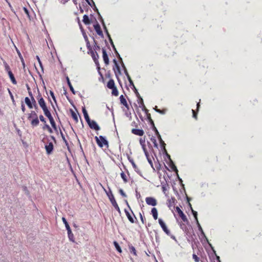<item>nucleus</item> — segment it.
I'll use <instances>...</instances> for the list:
<instances>
[{
  "mask_svg": "<svg viewBox=\"0 0 262 262\" xmlns=\"http://www.w3.org/2000/svg\"><path fill=\"white\" fill-rule=\"evenodd\" d=\"M167 156L169 157V158H170V156L167 155ZM171 162L172 163V166H171V168L174 170V171H178V170L177 169V167L176 166L173 164L172 161H171V160L170 159H169Z\"/></svg>",
  "mask_w": 262,
  "mask_h": 262,
  "instance_id": "38",
  "label": "nucleus"
},
{
  "mask_svg": "<svg viewBox=\"0 0 262 262\" xmlns=\"http://www.w3.org/2000/svg\"><path fill=\"white\" fill-rule=\"evenodd\" d=\"M26 87L28 91H31V89L28 84H26Z\"/></svg>",
  "mask_w": 262,
  "mask_h": 262,
  "instance_id": "64",
  "label": "nucleus"
},
{
  "mask_svg": "<svg viewBox=\"0 0 262 262\" xmlns=\"http://www.w3.org/2000/svg\"><path fill=\"white\" fill-rule=\"evenodd\" d=\"M50 123L52 125V126L53 127V128H54V129L56 131H57V127H56V123L54 121V119H51L50 121Z\"/></svg>",
  "mask_w": 262,
  "mask_h": 262,
  "instance_id": "31",
  "label": "nucleus"
},
{
  "mask_svg": "<svg viewBox=\"0 0 262 262\" xmlns=\"http://www.w3.org/2000/svg\"><path fill=\"white\" fill-rule=\"evenodd\" d=\"M156 111L161 114H164V112L163 111H161L160 110H159L158 108H155Z\"/></svg>",
  "mask_w": 262,
  "mask_h": 262,
  "instance_id": "59",
  "label": "nucleus"
},
{
  "mask_svg": "<svg viewBox=\"0 0 262 262\" xmlns=\"http://www.w3.org/2000/svg\"><path fill=\"white\" fill-rule=\"evenodd\" d=\"M36 59H37V61H38V62L39 63V64L40 68L42 69V70H43L42 64L41 60H40L39 57H38V56H36Z\"/></svg>",
  "mask_w": 262,
  "mask_h": 262,
  "instance_id": "46",
  "label": "nucleus"
},
{
  "mask_svg": "<svg viewBox=\"0 0 262 262\" xmlns=\"http://www.w3.org/2000/svg\"><path fill=\"white\" fill-rule=\"evenodd\" d=\"M191 211H192V214H193V216H194V217L195 218V221H198V217H197V215H198L197 212L194 211V210H193L192 208H191Z\"/></svg>",
  "mask_w": 262,
  "mask_h": 262,
  "instance_id": "37",
  "label": "nucleus"
},
{
  "mask_svg": "<svg viewBox=\"0 0 262 262\" xmlns=\"http://www.w3.org/2000/svg\"><path fill=\"white\" fill-rule=\"evenodd\" d=\"M31 101L32 102V103L33 104V107H34V108L36 110L38 108V107L36 105V101L34 99V98L33 97H32V98H31Z\"/></svg>",
  "mask_w": 262,
  "mask_h": 262,
  "instance_id": "34",
  "label": "nucleus"
},
{
  "mask_svg": "<svg viewBox=\"0 0 262 262\" xmlns=\"http://www.w3.org/2000/svg\"><path fill=\"white\" fill-rule=\"evenodd\" d=\"M21 110L23 112H25V105L23 104V103H22L21 104Z\"/></svg>",
  "mask_w": 262,
  "mask_h": 262,
  "instance_id": "56",
  "label": "nucleus"
},
{
  "mask_svg": "<svg viewBox=\"0 0 262 262\" xmlns=\"http://www.w3.org/2000/svg\"><path fill=\"white\" fill-rule=\"evenodd\" d=\"M140 99V102H141V104L143 106V107H145L144 106V103H143V100L142 99V98L141 97H139Z\"/></svg>",
  "mask_w": 262,
  "mask_h": 262,
  "instance_id": "57",
  "label": "nucleus"
},
{
  "mask_svg": "<svg viewBox=\"0 0 262 262\" xmlns=\"http://www.w3.org/2000/svg\"><path fill=\"white\" fill-rule=\"evenodd\" d=\"M120 100L121 103L123 104L127 110H129V106L127 103L125 98L124 97L123 95H121L120 96Z\"/></svg>",
  "mask_w": 262,
  "mask_h": 262,
  "instance_id": "14",
  "label": "nucleus"
},
{
  "mask_svg": "<svg viewBox=\"0 0 262 262\" xmlns=\"http://www.w3.org/2000/svg\"><path fill=\"white\" fill-rule=\"evenodd\" d=\"M192 112L193 113V117L195 119H196V114L195 113V112H194V111L193 110H192Z\"/></svg>",
  "mask_w": 262,
  "mask_h": 262,
  "instance_id": "58",
  "label": "nucleus"
},
{
  "mask_svg": "<svg viewBox=\"0 0 262 262\" xmlns=\"http://www.w3.org/2000/svg\"><path fill=\"white\" fill-rule=\"evenodd\" d=\"M43 129H48V130L50 133H53V130L52 129V128L50 127V126L47 124H45L44 125V126H43L42 127Z\"/></svg>",
  "mask_w": 262,
  "mask_h": 262,
  "instance_id": "30",
  "label": "nucleus"
},
{
  "mask_svg": "<svg viewBox=\"0 0 262 262\" xmlns=\"http://www.w3.org/2000/svg\"><path fill=\"white\" fill-rule=\"evenodd\" d=\"M132 133L135 135H138L140 136H142L144 135V131L142 129H133L132 130Z\"/></svg>",
  "mask_w": 262,
  "mask_h": 262,
  "instance_id": "13",
  "label": "nucleus"
},
{
  "mask_svg": "<svg viewBox=\"0 0 262 262\" xmlns=\"http://www.w3.org/2000/svg\"><path fill=\"white\" fill-rule=\"evenodd\" d=\"M158 138L161 143V144L163 145V146H165V143L164 142V141L162 140V138H161V137L160 136V135H159V136H158Z\"/></svg>",
  "mask_w": 262,
  "mask_h": 262,
  "instance_id": "47",
  "label": "nucleus"
},
{
  "mask_svg": "<svg viewBox=\"0 0 262 262\" xmlns=\"http://www.w3.org/2000/svg\"><path fill=\"white\" fill-rule=\"evenodd\" d=\"M95 139L97 144L100 147H102L104 145L107 146H108L107 141L102 136H100L99 137L96 136Z\"/></svg>",
  "mask_w": 262,
  "mask_h": 262,
  "instance_id": "4",
  "label": "nucleus"
},
{
  "mask_svg": "<svg viewBox=\"0 0 262 262\" xmlns=\"http://www.w3.org/2000/svg\"><path fill=\"white\" fill-rule=\"evenodd\" d=\"M127 78V79H128V80L129 81L130 85L132 86L133 89H135V85L134 84L133 81H132L130 76H128V77Z\"/></svg>",
  "mask_w": 262,
  "mask_h": 262,
  "instance_id": "36",
  "label": "nucleus"
},
{
  "mask_svg": "<svg viewBox=\"0 0 262 262\" xmlns=\"http://www.w3.org/2000/svg\"><path fill=\"white\" fill-rule=\"evenodd\" d=\"M119 193L123 197H126L127 195L122 189H119Z\"/></svg>",
  "mask_w": 262,
  "mask_h": 262,
  "instance_id": "45",
  "label": "nucleus"
},
{
  "mask_svg": "<svg viewBox=\"0 0 262 262\" xmlns=\"http://www.w3.org/2000/svg\"><path fill=\"white\" fill-rule=\"evenodd\" d=\"M28 119L31 120V124L32 126H36L39 123L37 115L34 111H32L31 113L28 114Z\"/></svg>",
  "mask_w": 262,
  "mask_h": 262,
  "instance_id": "1",
  "label": "nucleus"
},
{
  "mask_svg": "<svg viewBox=\"0 0 262 262\" xmlns=\"http://www.w3.org/2000/svg\"><path fill=\"white\" fill-rule=\"evenodd\" d=\"M39 118L40 120L42 122L44 123L45 124H46V121L45 120V118H44V117L42 115H40L39 116Z\"/></svg>",
  "mask_w": 262,
  "mask_h": 262,
  "instance_id": "42",
  "label": "nucleus"
},
{
  "mask_svg": "<svg viewBox=\"0 0 262 262\" xmlns=\"http://www.w3.org/2000/svg\"><path fill=\"white\" fill-rule=\"evenodd\" d=\"M4 65H5V70H6V71H7L8 72V73L9 71H11L10 67L8 66V64L6 62H4Z\"/></svg>",
  "mask_w": 262,
  "mask_h": 262,
  "instance_id": "44",
  "label": "nucleus"
},
{
  "mask_svg": "<svg viewBox=\"0 0 262 262\" xmlns=\"http://www.w3.org/2000/svg\"><path fill=\"white\" fill-rule=\"evenodd\" d=\"M107 86L110 89L115 87L114 81L113 79H110L107 82Z\"/></svg>",
  "mask_w": 262,
  "mask_h": 262,
  "instance_id": "23",
  "label": "nucleus"
},
{
  "mask_svg": "<svg viewBox=\"0 0 262 262\" xmlns=\"http://www.w3.org/2000/svg\"><path fill=\"white\" fill-rule=\"evenodd\" d=\"M122 67H123L124 69V72H125V74L126 75V76H127V77H128V76H129L127 71V70L125 68V66H124V64H123V62L122 61Z\"/></svg>",
  "mask_w": 262,
  "mask_h": 262,
  "instance_id": "50",
  "label": "nucleus"
},
{
  "mask_svg": "<svg viewBox=\"0 0 262 262\" xmlns=\"http://www.w3.org/2000/svg\"><path fill=\"white\" fill-rule=\"evenodd\" d=\"M107 195L108 196L110 201H111L112 205L115 207V208L118 211L119 213H121L120 209L115 199V198L112 192L111 191H110V192H107L106 190H105Z\"/></svg>",
  "mask_w": 262,
  "mask_h": 262,
  "instance_id": "3",
  "label": "nucleus"
},
{
  "mask_svg": "<svg viewBox=\"0 0 262 262\" xmlns=\"http://www.w3.org/2000/svg\"><path fill=\"white\" fill-rule=\"evenodd\" d=\"M192 257L193 258V259L194 260V261L195 262H199V260H200V258L199 257L197 256L196 255L193 254V255H192Z\"/></svg>",
  "mask_w": 262,
  "mask_h": 262,
  "instance_id": "43",
  "label": "nucleus"
},
{
  "mask_svg": "<svg viewBox=\"0 0 262 262\" xmlns=\"http://www.w3.org/2000/svg\"><path fill=\"white\" fill-rule=\"evenodd\" d=\"M50 94L51 96L53 98V100L56 102V98H55V97L54 96V93L52 91H50Z\"/></svg>",
  "mask_w": 262,
  "mask_h": 262,
  "instance_id": "52",
  "label": "nucleus"
},
{
  "mask_svg": "<svg viewBox=\"0 0 262 262\" xmlns=\"http://www.w3.org/2000/svg\"><path fill=\"white\" fill-rule=\"evenodd\" d=\"M38 104L42 109L47 107L43 98H38Z\"/></svg>",
  "mask_w": 262,
  "mask_h": 262,
  "instance_id": "16",
  "label": "nucleus"
},
{
  "mask_svg": "<svg viewBox=\"0 0 262 262\" xmlns=\"http://www.w3.org/2000/svg\"><path fill=\"white\" fill-rule=\"evenodd\" d=\"M66 80H67L68 84L70 88V90L71 91V92H72L73 94H75V91H74V89L73 86L72 85V84L70 81L69 78L68 76L66 77Z\"/></svg>",
  "mask_w": 262,
  "mask_h": 262,
  "instance_id": "21",
  "label": "nucleus"
},
{
  "mask_svg": "<svg viewBox=\"0 0 262 262\" xmlns=\"http://www.w3.org/2000/svg\"><path fill=\"white\" fill-rule=\"evenodd\" d=\"M69 0H60V2L62 4H65L67 2H68Z\"/></svg>",
  "mask_w": 262,
  "mask_h": 262,
  "instance_id": "62",
  "label": "nucleus"
},
{
  "mask_svg": "<svg viewBox=\"0 0 262 262\" xmlns=\"http://www.w3.org/2000/svg\"><path fill=\"white\" fill-rule=\"evenodd\" d=\"M151 141L154 144V146L155 147H158V143L157 142L156 139L154 137H152L150 139Z\"/></svg>",
  "mask_w": 262,
  "mask_h": 262,
  "instance_id": "35",
  "label": "nucleus"
},
{
  "mask_svg": "<svg viewBox=\"0 0 262 262\" xmlns=\"http://www.w3.org/2000/svg\"><path fill=\"white\" fill-rule=\"evenodd\" d=\"M45 148L47 154H51L53 149V144L52 142H50L48 145L45 146Z\"/></svg>",
  "mask_w": 262,
  "mask_h": 262,
  "instance_id": "9",
  "label": "nucleus"
},
{
  "mask_svg": "<svg viewBox=\"0 0 262 262\" xmlns=\"http://www.w3.org/2000/svg\"><path fill=\"white\" fill-rule=\"evenodd\" d=\"M87 123L91 128L96 130H100V128L95 121L90 120V122Z\"/></svg>",
  "mask_w": 262,
  "mask_h": 262,
  "instance_id": "6",
  "label": "nucleus"
},
{
  "mask_svg": "<svg viewBox=\"0 0 262 262\" xmlns=\"http://www.w3.org/2000/svg\"><path fill=\"white\" fill-rule=\"evenodd\" d=\"M125 213L128 219V220L132 223H134L135 222L133 217L131 215L130 213L126 210H124Z\"/></svg>",
  "mask_w": 262,
  "mask_h": 262,
  "instance_id": "18",
  "label": "nucleus"
},
{
  "mask_svg": "<svg viewBox=\"0 0 262 262\" xmlns=\"http://www.w3.org/2000/svg\"><path fill=\"white\" fill-rule=\"evenodd\" d=\"M60 134H61V136L62 137V140L65 142V143L67 145L68 144V142L66 140V139L65 138V137H64V135L63 134V133H62V132L61 131H60Z\"/></svg>",
  "mask_w": 262,
  "mask_h": 262,
  "instance_id": "48",
  "label": "nucleus"
},
{
  "mask_svg": "<svg viewBox=\"0 0 262 262\" xmlns=\"http://www.w3.org/2000/svg\"><path fill=\"white\" fill-rule=\"evenodd\" d=\"M112 94L113 95H114L115 96H118V91L117 90V88L115 86L114 88H113V89H112Z\"/></svg>",
  "mask_w": 262,
  "mask_h": 262,
  "instance_id": "29",
  "label": "nucleus"
},
{
  "mask_svg": "<svg viewBox=\"0 0 262 262\" xmlns=\"http://www.w3.org/2000/svg\"><path fill=\"white\" fill-rule=\"evenodd\" d=\"M130 162H131L132 165H133V167L134 168L135 171L139 173V169H138L137 166H136V165L135 164V163L134 162V161L133 160L130 161Z\"/></svg>",
  "mask_w": 262,
  "mask_h": 262,
  "instance_id": "39",
  "label": "nucleus"
},
{
  "mask_svg": "<svg viewBox=\"0 0 262 262\" xmlns=\"http://www.w3.org/2000/svg\"><path fill=\"white\" fill-rule=\"evenodd\" d=\"M121 178L123 179L124 182L125 183H127L128 182L127 176L124 173V172H122L120 174Z\"/></svg>",
  "mask_w": 262,
  "mask_h": 262,
  "instance_id": "27",
  "label": "nucleus"
},
{
  "mask_svg": "<svg viewBox=\"0 0 262 262\" xmlns=\"http://www.w3.org/2000/svg\"><path fill=\"white\" fill-rule=\"evenodd\" d=\"M175 201L176 200L174 198H171V199H169L167 200V205L169 208H171V207L174 206Z\"/></svg>",
  "mask_w": 262,
  "mask_h": 262,
  "instance_id": "15",
  "label": "nucleus"
},
{
  "mask_svg": "<svg viewBox=\"0 0 262 262\" xmlns=\"http://www.w3.org/2000/svg\"><path fill=\"white\" fill-rule=\"evenodd\" d=\"M114 245L115 248H116V249L117 250V251L121 253L122 251H121V249L119 244L117 242L115 241V242H114Z\"/></svg>",
  "mask_w": 262,
  "mask_h": 262,
  "instance_id": "28",
  "label": "nucleus"
},
{
  "mask_svg": "<svg viewBox=\"0 0 262 262\" xmlns=\"http://www.w3.org/2000/svg\"><path fill=\"white\" fill-rule=\"evenodd\" d=\"M104 29H105V31H106V33H107V36H108V38H109V40H110V42H111V45H112V46L113 48H114V49L115 51V52H116V53H117V55H118V57H119V58L122 60V59H121V58L120 57V55L118 54V52H117V51H116V48H115V46H114V43H113V40H112V39H111V36H110V34H108V31H107V29H106V27H104Z\"/></svg>",
  "mask_w": 262,
  "mask_h": 262,
  "instance_id": "11",
  "label": "nucleus"
},
{
  "mask_svg": "<svg viewBox=\"0 0 262 262\" xmlns=\"http://www.w3.org/2000/svg\"><path fill=\"white\" fill-rule=\"evenodd\" d=\"M154 129L155 130V132L156 133V135H157V136H159V135H160L159 133L158 132V130L157 129V128L154 126Z\"/></svg>",
  "mask_w": 262,
  "mask_h": 262,
  "instance_id": "61",
  "label": "nucleus"
},
{
  "mask_svg": "<svg viewBox=\"0 0 262 262\" xmlns=\"http://www.w3.org/2000/svg\"><path fill=\"white\" fill-rule=\"evenodd\" d=\"M103 59L104 63L107 65L109 63V59L107 55L106 52L104 49H102Z\"/></svg>",
  "mask_w": 262,
  "mask_h": 262,
  "instance_id": "12",
  "label": "nucleus"
},
{
  "mask_svg": "<svg viewBox=\"0 0 262 262\" xmlns=\"http://www.w3.org/2000/svg\"><path fill=\"white\" fill-rule=\"evenodd\" d=\"M72 117L75 121L77 123L78 121V115L77 113L74 112L72 110H71Z\"/></svg>",
  "mask_w": 262,
  "mask_h": 262,
  "instance_id": "24",
  "label": "nucleus"
},
{
  "mask_svg": "<svg viewBox=\"0 0 262 262\" xmlns=\"http://www.w3.org/2000/svg\"><path fill=\"white\" fill-rule=\"evenodd\" d=\"M94 27L97 34L100 36H103V35L102 31L101 29L99 24L98 23L94 25Z\"/></svg>",
  "mask_w": 262,
  "mask_h": 262,
  "instance_id": "10",
  "label": "nucleus"
},
{
  "mask_svg": "<svg viewBox=\"0 0 262 262\" xmlns=\"http://www.w3.org/2000/svg\"><path fill=\"white\" fill-rule=\"evenodd\" d=\"M147 160H148V162H149V163L150 164V165L152 167V160H151V158H150L149 157V154H148V156H145Z\"/></svg>",
  "mask_w": 262,
  "mask_h": 262,
  "instance_id": "41",
  "label": "nucleus"
},
{
  "mask_svg": "<svg viewBox=\"0 0 262 262\" xmlns=\"http://www.w3.org/2000/svg\"><path fill=\"white\" fill-rule=\"evenodd\" d=\"M142 147L143 148V151L144 152V154H145V156H148V151H147V149L146 148V146L144 145V146H142Z\"/></svg>",
  "mask_w": 262,
  "mask_h": 262,
  "instance_id": "53",
  "label": "nucleus"
},
{
  "mask_svg": "<svg viewBox=\"0 0 262 262\" xmlns=\"http://www.w3.org/2000/svg\"><path fill=\"white\" fill-rule=\"evenodd\" d=\"M134 89V91H135V94H136V96L138 97H140V95L137 91V90L136 89V88H135V89Z\"/></svg>",
  "mask_w": 262,
  "mask_h": 262,
  "instance_id": "55",
  "label": "nucleus"
},
{
  "mask_svg": "<svg viewBox=\"0 0 262 262\" xmlns=\"http://www.w3.org/2000/svg\"><path fill=\"white\" fill-rule=\"evenodd\" d=\"M43 112L44 113L45 115L50 112L48 108V107H45V108H42Z\"/></svg>",
  "mask_w": 262,
  "mask_h": 262,
  "instance_id": "51",
  "label": "nucleus"
},
{
  "mask_svg": "<svg viewBox=\"0 0 262 262\" xmlns=\"http://www.w3.org/2000/svg\"><path fill=\"white\" fill-rule=\"evenodd\" d=\"M176 211L183 222H188V220L186 217V216L184 214L183 211L180 209V208L179 207H176Z\"/></svg>",
  "mask_w": 262,
  "mask_h": 262,
  "instance_id": "8",
  "label": "nucleus"
},
{
  "mask_svg": "<svg viewBox=\"0 0 262 262\" xmlns=\"http://www.w3.org/2000/svg\"><path fill=\"white\" fill-rule=\"evenodd\" d=\"M82 21H83V23L85 24V25H89L90 24L89 17L86 15H84L83 16Z\"/></svg>",
  "mask_w": 262,
  "mask_h": 262,
  "instance_id": "25",
  "label": "nucleus"
},
{
  "mask_svg": "<svg viewBox=\"0 0 262 262\" xmlns=\"http://www.w3.org/2000/svg\"><path fill=\"white\" fill-rule=\"evenodd\" d=\"M139 141H140V143L142 146H144V145H145V138H144V139L140 138Z\"/></svg>",
  "mask_w": 262,
  "mask_h": 262,
  "instance_id": "40",
  "label": "nucleus"
},
{
  "mask_svg": "<svg viewBox=\"0 0 262 262\" xmlns=\"http://www.w3.org/2000/svg\"><path fill=\"white\" fill-rule=\"evenodd\" d=\"M140 217L141 221H142V222L143 223H144V219H143V216L142 215L141 213H140Z\"/></svg>",
  "mask_w": 262,
  "mask_h": 262,
  "instance_id": "60",
  "label": "nucleus"
},
{
  "mask_svg": "<svg viewBox=\"0 0 262 262\" xmlns=\"http://www.w3.org/2000/svg\"><path fill=\"white\" fill-rule=\"evenodd\" d=\"M92 56L95 63H96L99 57L98 54L96 52L95 53L93 51H92Z\"/></svg>",
  "mask_w": 262,
  "mask_h": 262,
  "instance_id": "26",
  "label": "nucleus"
},
{
  "mask_svg": "<svg viewBox=\"0 0 262 262\" xmlns=\"http://www.w3.org/2000/svg\"><path fill=\"white\" fill-rule=\"evenodd\" d=\"M151 214L153 216V217L155 220H157L158 219V211L156 208H153L151 209Z\"/></svg>",
  "mask_w": 262,
  "mask_h": 262,
  "instance_id": "22",
  "label": "nucleus"
},
{
  "mask_svg": "<svg viewBox=\"0 0 262 262\" xmlns=\"http://www.w3.org/2000/svg\"><path fill=\"white\" fill-rule=\"evenodd\" d=\"M62 220L63 223L64 224L66 228L68 231V237L69 238V240L72 242H75L74 236V234H73V233L72 232L71 229L70 227V226H69L68 223L67 222L66 219L64 217H62Z\"/></svg>",
  "mask_w": 262,
  "mask_h": 262,
  "instance_id": "2",
  "label": "nucleus"
},
{
  "mask_svg": "<svg viewBox=\"0 0 262 262\" xmlns=\"http://www.w3.org/2000/svg\"><path fill=\"white\" fill-rule=\"evenodd\" d=\"M145 201L148 205L152 206L157 205V200L152 197H147L145 199Z\"/></svg>",
  "mask_w": 262,
  "mask_h": 262,
  "instance_id": "7",
  "label": "nucleus"
},
{
  "mask_svg": "<svg viewBox=\"0 0 262 262\" xmlns=\"http://www.w3.org/2000/svg\"><path fill=\"white\" fill-rule=\"evenodd\" d=\"M28 93H29V95L30 96L31 98H32V97H33L32 92L31 91H28Z\"/></svg>",
  "mask_w": 262,
  "mask_h": 262,
  "instance_id": "63",
  "label": "nucleus"
},
{
  "mask_svg": "<svg viewBox=\"0 0 262 262\" xmlns=\"http://www.w3.org/2000/svg\"><path fill=\"white\" fill-rule=\"evenodd\" d=\"M82 111V113L84 115V117L86 122H90L91 119L89 118V115H88V112H87L86 109L85 108V107H83Z\"/></svg>",
  "mask_w": 262,
  "mask_h": 262,
  "instance_id": "17",
  "label": "nucleus"
},
{
  "mask_svg": "<svg viewBox=\"0 0 262 262\" xmlns=\"http://www.w3.org/2000/svg\"><path fill=\"white\" fill-rule=\"evenodd\" d=\"M113 61L115 63V65L117 70L120 74L121 73L120 69V67H119L118 63H117V61H116V60L115 59H114L113 60Z\"/></svg>",
  "mask_w": 262,
  "mask_h": 262,
  "instance_id": "33",
  "label": "nucleus"
},
{
  "mask_svg": "<svg viewBox=\"0 0 262 262\" xmlns=\"http://www.w3.org/2000/svg\"><path fill=\"white\" fill-rule=\"evenodd\" d=\"M45 116L48 118V119H49V120L50 121L51 119H53V118L50 112H49V113H48L47 114L45 115Z\"/></svg>",
  "mask_w": 262,
  "mask_h": 262,
  "instance_id": "49",
  "label": "nucleus"
},
{
  "mask_svg": "<svg viewBox=\"0 0 262 262\" xmlns=\"http://www.w3.org/2000/svg\"><path fill=\"white\" fill-rule=\"evenodd\" d=\"M25 101L29 108H32L33 107V104L32 103L31 100L28 97L25 98Z\"/></svg>",
  "mask_w": 262,
  "mask_h": 262,
  "instance_id": "19",
  "label": "nucleus"
},
{
  "mask_svg": "<svg viewBox=\"0 0 262 262\" xmlns=\"http://www.w3.org/2000/svg\"><path fill=\"white\" fill-rule=\"evenodd\" d=\"M129 249L130 250V252L132 253H133L135 255H137L136 254V250L135 249V248L133 246H129Z\"/></svg>",
  "mask_w": 262,
  "mask_h": 262,
  "instance_id": "32",
  "label": "nucleus"
},
{
  "mask_svg": "<svg viewBox=\"0 0 262 262\" xmlns=\"http://www.w3.org/2000/svg\"><path fill=\"white\" fill-rule=\"evenodd\" d=\"M8 75H9V76L13 84H16L17 83V82L15 80V78L12 72L11 71H9Z\"/></svg>",
  "mask_w": 262,
  "mask_h": 262,
  "instance_id": "20",
  "label": "nucleus"
},
{
  "mask_svg": "<svg viewBox=\"0 0 262 262\" xmlns=\"http://www.w3.org/2000/svg\"><path fill=\"white\" fill-rule=\"evenodd\" d=\"M196 224H197V225H198V228H199V230L200 231H202V228L201 227L199 222L198 221H196Z\"/></svg>",
  "mask_w": 262,
  "mask_h": 262,
  "instance_id": "54",
  "label": "nucleus"
},
{
  "mask_svg": "<svg viewBox=\"0 0 262 262\" xmlns=\"http://www.w3.org/2000/svg\"><path fill=\"white\" fill-rule=\"evenodd\" d=\"M159 223L160 225L161 226V228L163 230V231L168 235L170 234V231L168 229L166 224L163 222V221L161 219H159Z\"/></svg>",
  "mask_w": 262,
  "mask_h": 262,
  "instance_id": "5",
  "label": "nucleus"
}]
</instances>
